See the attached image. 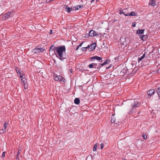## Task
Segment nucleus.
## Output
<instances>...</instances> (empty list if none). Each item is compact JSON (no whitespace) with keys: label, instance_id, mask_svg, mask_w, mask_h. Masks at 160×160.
I'll list each match as a JSON object with an SVG mask.
<instances>
[{"label":"nucleus","instance_id":"obj_1","mask_svg":"<svg viewBox=\"0 0 160 160\" xmlns=\"http://www.w3.org/2000/svg\"><path fill=\"white\" fill-rule=\"evenodd\" d=\"M58 55H57V57L61 60H62L66 58L63 55L64 52H65L66 51V48L65 46H59L56 49Z\"/></svg>","mask_w":160,"mask_h":160},{"label":"nucleus","instance_id":"obj_2","mask_svg":"<svg viewBox=\"0 0 160 160\" xmlns=\"http://www.w3.org/2000/svg\"><path fill=\"white\" fill-rule=\"evenodd\" d=\"M131 108L130 109V113L135 112L136 108L141 105V103L137 100H132L131 102Z\"/></svg>","mask_w":160,"mask_h":160},{"label":"nucleus","instance_id":"obj_3","mask_svg":"<svg viewBox=\"0 0 160 160\" xmlns=\"http://www.w3.org/2000/svg\"><path fill=\"white\" fill-rule=\"evenodd\" d=\"M44 51V49L42 48L36 47L32 50V52L34 54H37L43 52Z\"/></svg>","mask_w":160,"mask_h":160},{"label":"nucleus","instance_id":"obj_4","mask_svg":"<svg viewBox=\"0 0 160 160\" xmlns=\"http://www.w3.org/2000/svg\"><path fill=\"white\" fill-rule=\"evenodd\" d=\"M53 78L55 81L60 82L63 81V82H64V80L65 79H64V78L60 75L58 76L56 74H54L53 75Z\"/></svg>","mask_w":160,"mask_h":160},{"label":"nucleus","instance_id":"obj_5","mask_svg":"<svg viewBox=\"0 0 160 160\" xmlns=\"http://www.w3.org/2000/svg\"><path fill=\"white\" fill-rule=\"evenodd\" d=\"M119 42L122 45L124 46L125 47L127 46V44L125 37H121L120 39Z\"/></svg>","mask_w":160,"mask_h":160},{"label":"nucleus","instance_id":"obj_6","mask_svg":"<svg viewBox=\"0 0 160 160\" xmlns=\"http://www.w3.org/2000/svg\"><path fill=\"white\" fill-rule=\"evenodd\" d=\"M155 90L154 89H152L149 90L147 92V94L148 96H149L148 98L151 97V96L153 95L155 93Z\"/></svg>","mask_w":160,"mask_h":160},{"label":"nucleus","instance_id":"obj_7","mask_svg":"<svg viewBox=\"0 0 160 160\" xmlns=\"http://www.w3.org/2000/svg\"><path fill=\"white\" fill-rule=\"evenodd\" d=\"M102 58L101 57H99L98 56H95L91 57V60L92 61L94 59H96L98 61H100V62L102 63Z\"/></svg>","mask_w":160,"mask_h":160},{"label":"nucleus","instance_id":"obj_8","mask_svg":"<svg viewBox=\"0 0 160 160\" xmlns=\"http://www.w3.org/2000/svg\"><path fill=\"white\" fill-rule=\"evenodd\" d=\"M15 70L20 78H22L23 76L22 75V72L21 71V70L18 68L16 67L15 68Z\"/></svg>","mask_w":160,"mask_h":160},{"label":"nucleus","instance_id":"obj_9","mask_svg":"<svg viewBox=\"0 0 160 160\" xmlns=\"http://www.w3.org/2000/svg\"><path fill=\"white\" fill-rule=\"evenodd\" d=\"M145 58H147V56L145 55V53L141 57L138 58V62H140L142 61V60L144 59Z\"/></svg>","mask_w":160,"mask_h":160},{"label":"nucleus","instance_id":"obj_10","mask_svg":"<svg viewBox=\"0 0 160 160\" xmlns=\"http://www.w3.org/2000/svg\"><path fill=\"white\" fill-rule=\"evenodd\" d=\"M96 46V43H93L91 44L90 46L89 47V48L91 49V51H92L95 49Z\"/></svg>","mask_w":160,"mask_h":160},{"label":"nucleus","instance_id":"obj_11","mask_svg":"<svg viewBox=\"0 0 160 160\" xmlns=\"http://www.w3.org/2000/svg\"><path fill=\"white\" fill-rule=\"evenodd\" d=\"M144 31H145L144 29H138L137 31V33L138 34H143Z\"/></svg>","mask_w":160,"mask_h":160},{"label":"nucleus","instance_id":"obj_12","mask_svg":"<svg viewBox=\"0 0 160 160\" xmlns=\"http://www.w3.org/2000/svg\"><path fill=\"white\" fill-rule=\"evenodd\" d=\"M101 62L100 63H94V68H97V69H99L101 67Z\"/></svg>","mask_w":160,"mask_h":160},{"label":"nucleus","instance_id":"obj_13","mask_svg":"<svg viewBox=\"0 0 160 160\" xmlns=\"http://www.w3.org/2000/svg\"><path fill=\"white\" fill-rule=\"evenodd\" d=\"M140 37V38L142 39L143 41H145L148 38V37L146 35H139Z\"/></svg>","mask_w":160,"mask_h":160},{"label":"nucleus","instance_id":"obj_14","mask_svg":"<svg viewBox=\"0 0 160 160\" xmlns=\"http://www.w3.org/2000/svg\"><path fill=\"white\" fill-rule=\"evenodd\" d=\"M95 32L93 30H91L89 32V36L91 37H93L95 36V35L96 34H95Z\"/></svg>","mask_w":160,"mask_h":160},{"label":"nucleus","instance_id":"obj_15","mask_svg":"<svg viewBox=\"0 0 160 160\" xmlns=\"http://www.w3.org/2000/svg\"><path fill=\"white\" fill-rule=\"evenodd\" d=\"M11 14V12H8L7 13H6L5 14H4V19H6L8 18L10 16Z\"/></svg>","mask_w":160,"mask_h":160},{"label":"nucleus","instance_id":"obj_16","mask_svg":"<svg viewBox=\"0 0 160 160\" xmlns=\"http://www.w3.org/2000/svg\"><path fill=\"white\" fill-rule=\"evenodd\" d=\"M123 11H124V12H125V13L124 12V13H125V14H124V15L125 16H128L129 12H128V8H126L125 9H124Z\"/></svg>","mask_w":160,"mask_h":160},{"label":"nucleus","instance_id":"obj_17","mask_svg":"<svg viewBox=\"0 0 160 160\" xmlns=\"http://www.w3.org/2000/svg\"><path fill=\"white\" fill-rule=\"evenodd\" d=\"M80 99L78 98H76L74 100V102L76 104H78L80 103Z\"/></svg>","mask_w":160,"mask_h":160},{"label":"nucleus","instance_id":"obj_18","mask_svg":"<svg viewBox=\"0 0 160 160\" xmlns=\"http://www.w3.org/2000/svg\"><path fill=\"white\" fill-rule=\"evenodd\" d=\"M149 4L152 6H154L155 4V0H150L149 1Z\"/></svg>","mask_w":160,"mask_h":160},{"label":"nucleus","instance_id":"obj_19","mask_svg":"<svg viewBox=\"0 0 160 160\" xmlns=\"http://www.w3.org/2000/svg\"><path fill=\"white\" fill-rule=\"evenodd\" d=\"M110 61L109 60L107 59L105 62L102 63L101 65V66H103L105 65L108 64L110 63Z\"/></svg>","mask_w":160,"mask_h":160},{"label":"nucleus","instance_id":"obj_20","mask_svg":"<svg viewBox=\"0 0 160 160\" xmlns=\"http://www.w3.org/2000/svg\"><path fill=\"white\" fill-rule=\"evenodd\" d=\"M137 15V14L134 12H131L129 14H128V16H136Z\"/></svg>","mask_w":160,"mask_h":160},{"label":"nucleus","instance_id":"obj_21","mask_svg":"<svg viewBox=\"0 0 160 160\" xmlns=\"http://www.w3.org/2000/svg\"><path fill=\"white\" fill-rule=\"evenodd\" d=\"M66 9H67V11L68 12H70L71 11V10H72V8H71L68 7L67 5L66 7Z\"/></svg>","mask_w":160,"mask_h":160},{"label":"nucleus","instance_id":"obj_22","mask_svg":"<svg viewBox=\"0 0 160 160\" xmlns=\"http://www.w3.org/2000/svg\"><path fill=\"white\" fill-rule=\"evenodd\" d=\"M157 92L159 98H160V87L158 88Z\"/></svg>","mask_w":160,"mask_h":160},{"label":"nucleus","instance_id":"obj_23","mask_svg":"<svg viewBox=\"0 0 160 160\" xmlns=\"http://www.w3.org/2000/svg\"><path fill=\"white\" fill-rule=\"evenodd\" d=\"M22 84H23V86H24V89H27L28 88V84H27V82L24 83V81L23 83Z\"/></svg>","mask_w":160,"mask_h":160},{"label":"nucleus","instance_id":"obj_24","mask_svg":"<svg viewBox=\"0 0 160 160\" xmlns=\"http://www.w3.org/2000/svg\"><path fill=\"white\" fill-rule=\"evenodd\" d=\"M56 48L55 47L53 44L51 46V49L52 50L54 51Z\"/></svg>","mask_w":160,"mask_h":160},{"label":"nucleus","instance_id":"obj_25","mask_svg":"<svg viewBox=\"0 0 160 160\" xmlns=\"http://www.w3.org/2000/svg\"><path fill=\"white\" fill-rule=\"evenodd\" d=\"M94 63H92L89 64L88 66V67L91 68H94Z\"/></svg>","mask_w":160,"mask_h":160},{"label":"nucleus","instance_id":"obj_26","mask_svg":"<svg viewBox=\"0 0 160 160\" xmlns=\"http://www.w3.org/2000/svg\"><path fill=\"white\" fill-rule=\"evenodd\" d=\"M111 122L112 123H115L116 122V119L114 117L112 118L111 120Z\"/></svg>","mask_w":160,"mask_h":160},{"label":"nucleus","instance_id":"obj_27","mask_svg":"<svg viewBox=\"0 0 160 160\" xmlns=\"http://www.w3.org/2000/svg\"><path fill=\"white\" fill-rule=\"evenodd\" d=\"M83 7V5H82V6L77 5L75 7V10H78L79 8H80L81 7Z\"/></svg>","mask_w":160,"mask_h":160},{"label":"nucleus","instance_id":"obj_28","mask_svg":"<svg viewBox=\"0 0 160 160\" xmlns=\"http://www.w3.org/2000/svg\"><path fill=\"white\" fill-rule=\"evenodd\" d=\"M97 144L96 143L95 144L93 148V150L94 151H96L97 150Z\"/></svg>","mask_w":160,"mask_h":160},{"label":"nucleus","instance_id":"obj_29","mask_svg":"<svg viewBox=\"0 0 160 160\" xmlns=\"http://www.w3.org/2000/svg\"><path fill=\"white\" fill-rule=\"evenodd\" d=\"M89 47V45H88V47H82V51H85L87 50V48H88Z\"/></svg>","mask_w":160,"mask_h":160},{"label":"nucleus","instance_id":"obj_30","mask_svg":"<svg viewBox=\"0 0 160 160\" xmlns=\"http://www.w3.org/2000/svg\"><path fill=\"white\" fill-rule=\"evenodd\" d=\"M142 137L144 139H146L147 138V135L145 133L143 134L142 136Z\"/></svg>","mask_w":160,"mask_h":160},{"label":"nucleus","instance_id":"obj_31","mask_svg":"<svg viewBox=\"0 0 160 160\" xmlns=\"http://www.w3.org/2000/svg\"><path fill=\"white\" fill-rule=\"evenodd\" d=\"M148 56H147V58H145L144 59H143V61H142L143 62V61H144L145 62H148L150 60L148 58Z\"/></svg>","mask_w":160,"mask_h":160},{"label":"nucleus","instance_id":"obj_32","mask_svg":"<svg viewBox=\"0 0 160 160\" xmlns=\"http://www.w3.org/2000/svg\"><path fill=\"white\" fill-rule=\"evenodd\" d=\"M8 123L6 122H5L4 125H3V128H4V129H6V128L7 126Z\"/></svg>","mask_w":160,"mask_h":160},{"label":"nucleus","instance_id":"obj_33","mask_svg":"<svg viewBox=\"0 0 160 160\" xmlns=\"http://www.w3.org/2000/svg\"><path fill=\"white\" fill-rule=\"evenodd\" d=\"M26 78H22V83H23V82L24 81V82L25 83L27 81H26Z\"/></svg>","mask_w":160,"mask_h":160},{"label":"nucleus","instance_id":"obj_34","mask_svg":"<svg viewBox=\"0 0 160 160\" xmlns=\"http://www.w3.org/2000/svg\"><path fill=\"white\" fill-rule=\"evenodd\" d=\"M89 33H86L85 34V36L84 37L86 38H88V37H89Z\"/></svg>","mask_w":160,"mask_h":160},{"label":"nucleus","instance_id":"obj_35","mask_svg":"<svg viewBox=\"0 0 160 160\" xmlns=\"http://www.w3.org/2000/svg\"><path fill=\"white\" fill-rule=\"evenodd\" d=\"M4 130L1 129L0 130V134H2L4 133Z\"/></svg>","mask_w":160,"mask_h":160},{"label":"nucleus","instance_id":"obj_36","mask_svg":"<svg viewBox=\"0 0 160 160\" xmlns=\"http://www.w3.org/2000/svg\"><path fill=\"white\" fill-rule=\"evenodd\" d=\"M5 152H3L2 157V158H4L5 156Z\"/></svg>","mask_w":160,"mask_h":160},{"label":"nucleus","instance_id":"obj_37","mask_svg":"<svg viewBox=\"0 0 160 160\" xmlns=\"http://www.w3.org/2000/svg\"><path fill=\"white\" fill-rule=\"evenodd\" d=\"M125 12L123 11V10H122V11H121L120 12H119V13L120 14H123L124 15V13Z\"/></svg>","mask_w":160,"mask_h":160},{"label":"nucleus","instance_id":"obj_38","mask_svg":"<svg viewBox=\"0 0 160 160\" xmlns=\"http://www.w3.org/2000/svg\"><path fill=\"white\" fill-rule=\"evenodd\" d=\"M104 144L103 143H102L101 144V149H102L103 148Z\"/></svg>","mask_w":160,"mask_h":160},{"label":"nucleus","instance_id":"obj_39","mask_svg":"<svg viewBox=\"0 0 160 160\" xmlns=\"http://www.w3.org/2000/svg\"><path fill=\"white\" fill-rule=\"evenodd\" d=\"M69 72L70 73H72V70L71 69H69Z\"/></svg>","mask_w":160,"mask_h":160},{"label":"nucleus","instance_id":"obj_40","mask_svg":"<svg viewBox=\"0 0 160 160\" xmlns=\"http://www.w3.org/2000/svg\"><path fill=\"white\" fill-rule=\"evenodd\" d=\"M84 42H82L80 44L78 45V47H80L82 46V44H83V43Z\"/></svg>","mask_w":160,"mask_h":160},{"label":"nucleus","instance_id":"obj_41","mask_svg":"<svg viewBox=\"0 0 160 160\" xmlns=\"http://www.w3.org/2000/svg\"><path fill=\"white\" fill-rule=\"evenodd\" d=\"M55 32H53L52 30H51V34L55 33Z\"/></svg>","mask_w":160,"mask_h":160},{"label":"nucleus","instance_id":"obj_42","mask_svg":"<svg viewBox=\"0 0 160 160\" xmlns=\"http://www.w3.org/2000/svg\"><path fill=\"white\" fill-rule=\"evenodd\" d=\"M136 26V24L135 23H132V27H135Z\"/></svg>","mask_w":160,"mask_h":160},{"label":"nucleus","instance_id":"obj_43","mask_svg":"<svg viewBox=\"0 0 160 160\" xmlns=\"http://www.w3.org/2000/svg\"><path fill=\"white\" fill-rule=\"evenodd\" d=\"M17 156V158H16V160H19V156Z\"/></svg>","mask_w":160,"mask_h":160},{"label":"nucleus","instance_id":"obj_44","mask_svg":"<svg viewBox=\"0 0 160 160\" xmlns=\"http://www.w3.org/2000/svg\"><path fill=\"white\" fill-rule=\"evenodd\" d=\"M95 34H96L95 35V36H99V34H98V33H97L95 32Z\"/></svg>","mask_w":160,"mask_h":160},{"label":"nucleus","instance_id":"obj_45","mask_svg":"<svg viewBox=\"0 0 160 160\" xmlns=\"http://www.w3.org/2000/svg\"><path fill=\"white\" fill-rule=\"evenodd\" d=\"M19 152L18 151V153H17V156H19Z\"/></svg>","mask_w":160,"mask_h":160},{"label":"nucleus","instance_id":"obj_46","mask_svg":"<svg viewBox=\"0 0 160 160\" xmlns=\"http://www.w3.org/2000/svg\"><path fill=\"white\" fill-rule=\"evenodd\" d=\"M2 129L3 130H4V131L5 132H6V129H4V128H3V127L2 128Z\"/></svg>","mask_w":160,"mask_h":160},{"label":"nucleus","instance_id":"obj_47","mask_svg":"<svg viewBox=\"0 0 160 160\" xmlns=\"http://www.w3.org/2000/svg\"><path fill=\"white\" fill-rule=\"evenodd\" d=\"M46 2H50V0H47Z\"/></svg>","mask_w":160,"mask_h":160},{"label":"nucleus","instance_id":"obj_48","mask_svg":"<svg viewBox=\"0 0 160 160\" xmlns=\"http://www.w3.org/2000/svg\"><path fill=\"white\" fill-rule=\"evenodd\" d=\"M79 48V47H78V46L77 47V48L76 49V50H77Z\"/></svg>","mask_w":160,"mask_h":160},{"label":"nucleus","instance_id":"obj_49","mask_svg":"<svg viewBox=\"0 0 160 160\" xmlns=\"http://www.w3.org/2000/svg\"><path fill=\"white\" fill-rule=\"evenodd\" d=\"M95 0H91V2H92Z\"/></svg>","mask_w":160,"mask_h":160},{"label":"nucleus","instance_id":"obj_50","mask_svg":"<svg viewBox=\"0 0 160 160\" xmlns=\"http://www.w3.org/2000/svg\"><path fill=\"white\" fill-rule=\"evenodd\" d=\"M109 68H110V67H107V68H106L107 69H109Z\"/></svg>","mask_w":160,"mask_h":160},{"label":"nucleus","instance_id":"obj_51","mask_svg":"<svg viewBox=\"0 0 160 160\" xmlns=\"http://www.w3.org/2000/svg\"><path fill=\"white\" fill-rule=\"evenodd\" d=\"M125 72H124V71H123V72L124 73H125L126 72V70H125Z\"/></svg>","mask_w":160,"mask_h":160},{"label":"nucleus","instance_id":"obj_52","mask_svg":"<svg viewBox=\"0 0 160 160\" xmlns=\"http://www.w3.org/2000/svg\"><path fill=\"white\" fill-rule=\"evenodd\" d=\"M140 113V112H139L138 113V115H139Z\"/></svg>","mask_w":160,"mask_h":160},{"label":"nucleus","instance_id":"obj_53","mask_svg":"<svg viewBox=\"0 0 160 160\" xmlns=\"http://www.w3.org/2000/svg\"><path fill=\"white\" fill-rule=\"evenodd\" d=\"M96 1H99V0H96Z\"/></svg>","mask_w":160,"mask_h":160},{"label":"nucleus","instance_id":"obj_54","mask_svg":"<svg viewBox=\"0 0 160 160\" xmlns=\"http://www.w3.org/2000/svg\"><path fill=\"white\" fill-rule=\"evenodd\" d=\"M159 69L160 70V68H159Z\"/></svg>","mask_w":160,"mask_h":160},{"label":"nucleus","instance_id":"obj_55","mask_svg":"<svg viewBox=\"0 0 160 160\" xmlns=\"http://www.w3.org/2000/svg\"><path fill=\"white\" fill-rule=\"evenodd\" d=\"M124 160H126L124 159Z\"/></svg>","mask_w":160,"mask_h":160}]
</instances>
